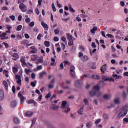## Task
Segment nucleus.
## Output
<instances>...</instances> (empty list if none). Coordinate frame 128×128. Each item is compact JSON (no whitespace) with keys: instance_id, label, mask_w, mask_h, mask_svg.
I'll return each instance as SVG.
<instances>
[{"instance_id":"6","label":"nucleus","mask_w":128,"mask_h":128,"mask_svg":"<svg viewBox=\"0 0 128 128\" xmlns=\"http://www.w3.org/2000/svg\"><path fill=\"white\" fill-rule=\"evenodd\" d=\"M12 56L14 58H12L13 60H16L20 58V56L16 53H14L12 55Z\"/></svg>"},{"instance_id":"19","label":"nucleus","mask_w":128,"mask_h":128,"mask_svg":"<svg viewBox=\"0 0 128 128\" xmlns=\"http://www.w3.org/2000/svg\"><path fill=\"white\" fill-rule=\"evenodd\" d=\"M3 84H4V87H5V88H6V90H8V82H6V80H4L3 81Z\"/></svg>"},{"instance_id":"33","label":"nucleus","mask_w":128,"mask_h":128,"mask_svg":"<svg viewBox=\"0 0 128 128\" xmlns=\"http://www.w3.org/2000/svg\"><path fill=\"white\" fill-rule=\"evenodd\" d=\"M52 9L53 12H56V6H54V4H52Z\"/></svg>"},{"instance_id":"21","label":"nucleus","mask_w":128,"mask_h":128,"mask_svg":"<svg viewBox=\"0 0 128 128\" xmlns=\"http://www.w3.org/2000/svg\"><path fill=\"white\" fill-rule=\"evenodd\" d=\"M42 26L44 28H48V24H46L44 23V22H42Z\"/></svg>"},{"instance_id":"17","label":"nucleus","mask_w":128,"mask_h":128,"mask_svg":"<svg viewBox=\"0 0 128 128\" xmlns=\"http://www.w3.org/2000/svg\"><path fill=\"white\" fill-rule=\"evenodd\" d=\"M14 122L15 124H20V120L18 119V118H14Z\"/></svg>"},{"instance_id":"45","label":"nucleus","mask_w":128,"mask_h":128,"mask_svg":"<svg viewBox=\"0 0 128 128\" xmlns=\"http://www.w3.org/2000/svg\"><path fill=\"white\" fill-rule=\"evenodd\" d=\"M100 84L102 86V88H104V82L103 80L100 81Z\"/></svg>"},{"instance_id":"52","label":"nucleus","mask_w":128,"mask_h":128,"mask_svg":"<svg viewBox=\"0 0 128 128\" xmlns=\"http://www.w3.org/2000/svg\"><path fill=\"white\" fill-rule=\"evenodd\" d=\"M31 77L32 80H34L36 78V74H34V73H32L31 74Z\"/></svg>"},{"instance_id":"62","label":"nucleus","mask_w":128,"mask_h":128,"mask_svg":"<svg viewBox=\"0 0 128 128\" xmlns=\"http://www.w3.org/2000/svg\"><path fill=\"white\" fill-rule=\"evenodd\" d=\"M29 26H32V27L34 26V22H30L29 24Z\"/></svg>"},{"instance_id":"11","label":"nucleus","mask_w":128,"mask_h":128,"mask_svg":"<svg viewBox=\"0 0 128 128\" xmlns=\"http://www.w3.org/2000/svg\"><path fill=\"white\" fill-rule=\"evenodd\" d=\"M96 30H98V27L94 26L92 30H90V32L92 34H96Z\"/></svg>"},{"instance_id":"27","label":"nucleus","mask_w":128,"mask_h":128,"mask_svg":"<svg viewBox=\"0 0 128 128\" xmlns=\"http://www.w3.org/2000/svg\"><path fill=\"white\" fill-rule=\"evenodd\" d=\"M103 118L105 120H108L109 118L108 114H106V113L104 114H103Z\"/></svg>"},{"instance_id":"5","label":"nucleus","mask_w":128,"mask_h":128,"mask_svg":"<svg viewBox=\"0 0 128 128\" xmlns=\"http://www.w3.org/2000/svg\"><path fill=\"white\" fill-rule=\"evenodd\" d=\"M50 108L52 110H58L60 108V106H58V105L56 104H52L50 105Z\"/></svg>"},{"instance_id":"16","label":"nucleus","mask_w":128,"mask_h":128,"mask_svg":"<svg viewBox=\"0 0 128 128\" xmlns=\"http://www.w3.org/2000/svg\"><path fill=\"white\" fill-rule=\"evenodd\" d=\"M26 116H32V112L30 111H28L26 112Z\"/></svg>"},{"instance_id":"3","label":"nucleus","mask_w":128,"mask_h":128,"mask_svg":"<svg viewBox=\"0 0 128 128\" xmlns=\"http://www.w3.org/2000/svg\"><path fill=\"white\" fill-rule=\"evenodd\" d=\"M70 74L72 78H76V74L74 73L75 68L74 65H72L70 66Z\"/></svg>"},{"instance_id":"40","label":"nucleus","mask_w":128,"mask_h":128,"mask_svg":"<svg viewBox=\"0 0 128 128\" xmlns=\"http://www.w3.org/2000/svg\"><path fill=\"white\" fill-rule=\"evenodd\" d=\"M114 102L115 104H120V98H116L114 100Z\"/></svg>"},{"instance_id":"1","label":"nucleus","mask_w":128,"mask_h":128,"mask_svg":"<svg viewBox=\"0 0 128 128\" xmlns=\"http://www.w3.org/2000/svg\"><path fill=\"white\" fill-rule=\"evenodd\" d=\"M128 114V111L126 110H124V108H122L120 112L118 114L116 117L117 120H120V118H124V116H126V114Z\"/></svg>"},{"instance_id":"28","label":"nucleus","mask_w":128,"mask_h":128,"mask_svg":"<svg viewBox=\"0 0 128 128\" xmlns=\"http://www.w3.org/2000/svg\"><path fill=\"white\" fill-rule=\"evenodd\" d=\"M103 98L105 100H108L110 98V96L106 94L103 96Z\"/></svg>"},{"instance_id":"34","label":"nucleus","mask_w":128,"mask_h":128,"mask_svg":"<svg viewBox=\"0 0 128 128\" xmlns=\"http://www.w3.org/2000/svg\"><path fill=\"white\" fill-rule=\"evenodd\" d=\"M102 80H103L104 82H108V80H110V78H107L106 76H102Z\"/></svg>"},{"instance_id":"47","label":"nucleus","mask_w":128,"mask_h":128,"mask_svg":"<svg viewBox=\"0 0 128 128\" xmlns=\"http://www.w3.org/2000/svg\"><path fill=\"white\" fill-rule=\"evenodd\" d=\"M70 116L73 120H76V116L74 114H72V113L70 114Z\"/></svg>"},{"instance_id":"61","label":"nucleus","mask_w":128,"mask_h":128,"mask_svg":"<svg viewBox=\"0 0 128 128\" xmlns=\"http://www.w3.org/2000/svg\"><path fill=\"white\" fill-rule=\"evenodd\" d=\"M76 20H77L78 22H82V19L80 18L79 16H77L76 18Z\"/></svg>"},{"instance_id":"42","label":"nucleus","mask_w":128,"mask_h":128,"mask_svg":"<svg viewBox=\"0 0 128 128\" xmlns=\"http://www.w3.org/2000/svg\"><path fill=\"white\" fill-rule=\"evenodd\" d=\"M28 104H36V101H34V100H28Z\"/></svg>"},{"instance_id":"53","label":"nucleus","mask_w":128,"mask_h":128,"mask_svg":"<svg viewBox=\"0 0 128 128\" xmlns=\"http://www.w3.org/2000/svg\"><path fill=\"white\" fill-rule=\"evenodd\" d=\"M92 46L94 48H96V43L94 42H92Z\"/></svg>"},{"instance_id":"55","label":"nucleus","mask_w":128,"mask_h":128,"mask_svg":"<svg viewBox=\"0 0 128 128\" xmlns=\"http://www.w3.org/2000/svg\"><path fill=\"white\" fill-rule=\"evenodd\" d=\"M124 124H126V122H128V118H124L123 119Z\"/></svg>"},{"instance_id":"58","label":"nucleus","mask_w":128,"mask_h":128,"mask_svg":"<svg viewBox=\"0 0 128 128\" xmlns=\"http://www.w3.org/2000/svg\"><path fill=\"white\" fill-rule=\"evenodd\" d=\"M3 44L5 46L6 48H8L9 46L8 43H6L5 42H3Z\"/></svg>"},{"instance_id":"59","label":"nucleus","mask_w":128,"mask_h":128,"mask_svg":"<svg viewBox=\"0 0 128 128\" xmlns=\"http://www.w3.org/2000/svg\"><path fill=\"white\" fill-rule=\"evenodd\" d=\"M58 40H59V38H58V36H55L54 38V42H58Z\"/></svg>"},{"instance_id":"41","label":"nucleus","mask_w":128,"mask_h":128,"mask_svg":"<svg viewBox=\"0 0 128 128\" xmlns=\"http://www.w3.org/2000/svg\"><path fill=\"white\" fill-rule=\"evenodd\" d=\"M24 72H26V74H28V73H29V72H32V71L30 70V69H26H26L24 70Z\"/></svg>"},{"instance_id":"23","label":"nucleus","mask_w":128,"mask_h":128,"mask_svg":"<svg viewBox=\"0 0 128 128\" xmlns=\"http://www.w3.org/2000/svg\"><path fill=\"white\" fill-rule=\"evenodd\" d=\"M36 80H34V82H31L30 86H32L33 88H34V86H36Z\"/></svg>"},{"instance_id":"39","label":"nucleus","mask_w":128,"mask_h":128,"mask_svg":"<svg viewBox=\"0 0 128 128\" xmlns=\"http://www.w3.org/2000/svg\"><path fill=\"white\" fill-rule=\"evenodd\" d=\"M25 98H25L24 96H22L21 97H20V100L21 104H24V100Z\"/></svg>"},{"instance_id":"24","label":"nucleus","mask_w":128,"mask_h":128,"mask_svg":"<svg viewBox=\"0 0 128 128\" xmlns=\"http://www.w3.org/2000/svg\"><path fill=\"white\" fill-rule=\"evenodd\" d=\"M22 26L18 25L17 26L16 30H17V32H20V30H22Z\"/></svg>"},{"instance_id":"4","label":"nucleus","mask_w":128,"mask_h":128,"mask_svg":"<svg viewBox=\"0 0 128 128\" xmlns=\"http://www.w3.org/2000/svg\"><path fill=\"white\" fill-rule=\"evenodd\" d=\"M74 84L76 88H82V82L81 80H78L75 82Z\"/></svg>"},{"instance_id":"64","label":"nucleus","mask_w":128,"mask_h":128,"mask_svg":"<svg viewBox=\"0 0 128 128\" xmlns=\"http://www.w3.org/2000/svg\"><path fill=\"white\" fill-rule=\"evenodd\" d=\"M48 88H54V84H49L48 85Z\"/></svg>"},{"instance_id":"22","label":"nucleus","mask_w":128,"mask_h":128,"mask_svg":"<svg viewBox=\"0 0 128 128\" xmlns=\"http://www.w3.org/2000/svg\"><path fill=\"white\" fill-rule=\"evenodd\" d=\"M84 108H81L78 111V114H80V116H82V112Z\"/></svg>"},{"instance_id":"25","label":"nucleus","mask_w":128,"mask_h":128,"mask_svg":"<svg viewBox=\"0 0 128 128\" xmlns=\"http://www.w3.org/2000/svg\"><path fill=\"white\" fill-rule=\"evenodd\" d=\"M68 44V46H74V40H69Z\"/></svg>"},{"instance_id":"56","label":"nucleus","mask_w":128,"mask_h":128,"mask_svg":"<svg viewBox=\"0 0 128 128\" xmlns=\"http://www.w3.org/2000/svg\"><path fill=\"white\" fill-rule=\"evenodd\" d=\"M86 126L88 128H92V126L91 125L90 123H86Z\"/></svg>"},{"instance_id":"37","label":"nucleus","mask_w":128,"mask_h":128,"mask_svg":"<svg viewBox=\"0 0 128 128\" xmlns=\"http://www.w3.org/2000/svg\"><path fill=\"white\" fill-rule=\"evenodd\" d=\"M123 110H126L128 112V103L126 104L122 108Z\"/></svg>"},{"instance_id":"12","label":"nucleus","mask_w":128,"mask_h":128,"mask_svg":"<svg viewBox=\"0 0 128 128\" xmlns=\"http://www.w3.org/2000/svg\"><path fill=\"white\" fill-rule=\"evenodd\" d=\"M67 104H68V102L66 101H62V104L61 108H64Z\"/></svg>"},{"instance_id":"2","label":"nucleus","mask_w":128,"mask_h":128,"mask_svg":"<svg viewBox=\"0 0 128 128\" xmlns=\"http://www.w3.org/2000/svg\"><path fill=\"white\" fill-rule=\"evenodd\" d=\"M19 8L20 10L23 12H26V10H28L26 6V5L23 3H21L20 4Z\"/></svg>"},{"instance_id":"20","label":"nucleus","mask_w":128,"mask_h":128,"mask_svg":"<svg viewBox=\"0 0 128 128\" xmlns=\"http://www.w3.org/2000/svg\"><path fill=\"white\" fill-rule=\"evenodd\" d=\"M92 78H94V80H100V77L98 75L93 74L92 75Z\"/></svg>"},{"instance_id":"35","label":"nucleus","mask_w":128,"mask_h":128,"mask_svg":"<svg viewBox=\"0 0 128 128\" xmlns=\"http://www.w3.org/2000/svg\"><path fill=\"white\" fill-rule=\"evenodd\" d=\"M44 46L46 47V48H48V46H50V42L49 41H45L44 42Z\"/></svg>"},{"instance_id":"7","label":"nucleus","mask_w":128,"mask_h":128,"mask_svg":"<svg viewBox=\"0 0 128 128\" xmlns=\"http://www.w3.org/2000/svg\"><path fill=\"white\" fill-rule=\"evenodd\" d=\"M4 90H0V102L4 100Z\"/></svg>"},{"instance_id":"43","label":"nucleus","mask_w":128,"mask_h":128,"mask_svg":"<svg viewBox=\"0 0 128 128\" xmlns=\"http://www.w3.org/2000/svg\"><path fill=\"white\" fill-rule=\"evenodd\" d=\"M6 32H3L0 34V38H6Z\"/></svg>"},{"instance_id":"50","label":"nucleus","mask_w":128,"mask_h":128,"mask_svg":"<svg viewBox=\"0 0 128 128\" xmlns=\"http://www.w3.org/2000/svg\"><path fill=\"white\" fill-rule=\"evenodd\" d=\"M101 121H102L101 119H98L95 122V123L96 124H100V122Z\"/></svg>"},{"instance_id":"29","label":"nucleus","mask_w":128,"mask_h":128,"mask_svg":"<svg viewBox=\"0 0 128 128\" xmlns=\"http://www.w3.org/2000/svg\"><path fill=\"white\" fill-rule=\"evenodd\" d=\"M76 46H72L70 49V52H74L76 50Z\"/></svg>"},{"instance_id":"31","label":"nucleus","mask_w":128,"mask_h":128,"mask_svg":"<svg viewBox=\"0 0 128 128\" xmlns=\"http://www.w3.org/2000/svg\"><path fill=\"white\" fill-rule=\"evenodd\" d=\"M113 78H116V80H118L120 78H122L121 76H118L116 74H113Z\"/></svg>"},{"instance_id":"63","label":"nucleus","mask_w":128,"mask_h":128,"mask_svg":"<svg viewBox=\"0 0 128 128\" xmlns=\"http://www.w3.org/2000/svg\"><path fill=\"white\" fill-rule=\"evenodd\" d=\"M12 92L14 94H16V87L14 86L12 87Z\"/></svg>"},{"instance_id":"8","label":"nucleus","mask_w":128,"mask_h":128,"mask_svg":"<svg viewBox=\"0 0 128 128\" xmlns=\"http://www.w3.org/2000/svg\"><path fill=\"white\" fill-rule=\"evenodd\" d=\"M96 90L92 89L91 91L89 92V94L90 96H94L96 94Z\"/></svg>"},{"instance_id":"14","label":"nucleus","mask_w":128,"mask_h":128,"mask_svg":"<svg viewBox=\"0 0 128 128\" xmlns=\"http://www.w3.org/2000/svg\"><path fill=\"white\" fill-rule=\"evenodd\" d=\"M100 70L102 72H104L106 70V64L104 65L100 69Z\"/></svg>"},{"instance_id":"26","label":"nucleus","mask_w":128,"mask_h":128,"mask_svg":"<svg viewBox=\"0 0 128 128\" xmlns=\"http://www.w3.org/2000/svg\"><path fill=\"white\" fill-rule=\"evenodd\" d=\"M97 98H100L102 96V92L100 91H96V95Z\"/></svg>"},{"instance_id":"60","label":"nucleus","mask_w":128,"mask_h":128,"mask_svg":"<svg viewBox=\"0 0 128 128\" xmlns=\"http://www.w3.org/2000/svg\"><path fill=\"white\" fill-rule=\"evenodd\" d=\"M84 56V54L82 52H80L78 53V56L79 58H82V56Z\"/></svg>"},{"instance_id":"10","label":"nucleus","mask_w":128,"mask_h":128,"mask_svg":"<svg viewBox=\"0 0 128 128\" xmlns=\"http://www.w3.org/2000/svg\"><path fill=\"white\" fill-rule=\"evenodd\" d=\"M44 74H46V72H44V71L39 73L40 80H42V78H44Z\"/></svg>"},{"instance_id":"49","label":"nucleus","mask_w":128,"mask_h":128,"mask_svg":"<svg viewBox=\"0 0 128 128\" xmlns=\"http://www.w3.org/2000/svg\"><path fill=\"white\" fill-rule=\"evenodd\" d=\"M52 96V94L50 93H48L46 96V98H50Z\"/></svg>"},{"instance_id":"13","label":"nucleus","mask_w":128,"mask_h":128,"mask_svg":"<svg viewBox=\"0 0 128 128\" xmlns=\"http://www.w3.org/2000/svg\"><path fill=\"white\" fill-rule=\"evenodd\" d=\"M82 62H86V60H88V56L84 55L82 57Z\"/></svg>"},{"instance_id":"15","label":"nucleus","mask_w":128,"mask_h":128,"mask_svg":"<svg viewBox=\"0 0 128 128\" xmlns=\"http://www.w3.org/2000/svg\"><path fill=\"white\" fill-rule=\"evenodd\" d=\"M93 90H96V92H100V86L96 85L93 86Z\"/></svg>"},{"instance_id":"32","label":"nucleus","mask_w":128,"mask_h":128,"mask_svg":"<svg viewBox=\"0 0 128 128\" xmlns=\"http://www.w3.org/2000/svg\"><path fill=\"white\" fill-rule=\"evenodd\" d=\"M106 36H108V38H112V40L114 38V36L112 34H106Z\"/></svg>"},{"instance_id":"36","label":"nucleus","mask_w":128,"mask_h":128,"mask_svg":"<svg viewBox=\"0 0 128 128\" xmlns=\"http://www.w3.org/2000/svg\"><path fill=\"white\" fill-rule=\"evenodd\" d=\"M20 62H21L23 64H24V66L26 64V60L24 58H22L20 60Z\"/></svg>"},{"instance_id":"51","label":"nucleus","mask_w":128,"mask_h":128,"mask_svg":"<svg viewBox=\"0 0 128 128\" xmlns=\"http://www.w3.org/2000/svg\"><path fill=\"white\" fill-rule=\"evenodd\" d=\"M54 32L56 34H60V30H58V29H56L54 30Z\"/></svg>"},{"instance_id":"46","label":"nucleus","mask_w":128,"mask_h":128,"mask_svg":"<svg viewBox=\"0 0 128 128\" xmlns=\"http://www.w3.org/2000/svg\"><path fill=\"white\" fill-rule=\"evenodd\" d=\"M70 110V108L68 107L64 111V112H66V114H68Z\"/></svg>"},{"instance_id":"57","label":"nucleus","mask_w":128,"mask_h":128,"mask_svg":"<svg viewBox=\"0 0 128 128\" xmlns=\"http://www.w3.org/2000/svg\"><path fill=\"white\" fill-rule=\"evenodd\" d=\"M10 18L12 20H16V16L14 15L12 16H10Z\"/></svg>"},{"instance_id":"54","label":"nucleus","mask_w":128,"mask_h":128,"mask_svg":"<svg viewBox=\"0 0 128 128\" xmlns=\"http://www.w3.org/2000/svg\"><path fill=\"white\" fill-rule=\"evenodd\" d=\"M34 32H38V28L36 27H35L33 28Z\"/></svg>"},{"instance_id":"18","label":"nucleus","mask_w":128,"mask_h":128,"mask_svg":"<svg viewBox=\"0 0 128 128\" xmlns=\"http://www.w3.org/2000/svg\"><path fill=\"white\" fill-rule=\"evenodd\" d=\"M12 72H13L14 74H16V72H18V68H16L14 66L12 68Z\"/></svg>"},{"instance_id":"48","label":"nucleus","mask_w":128,"mask_h":128,"mask_svg":"<svg viewBox=\"0 0 128 128\" xmlns=\"http://www.w3.org/2000/svg\"><path fill=\"white\" fill-rule=\"evenodd\" d=\"M91 68H92V70H96V64L94 63L92 64L91 66Z\"/></svg>"},{"instance_id":"30","label":"nucleus","mask_w":128,"mask_h":128,"mask_svg":"<svg viewBox=\"0 0 128 128\" xmlns=\"http://www.w3.org/2000/svg\"><path fill=\"white\" fill-rule=\"evenodd\" d=\"M83 102L86 106H88V99H84Z\"/></svg>"},{"instance_id":"9","label":"nucleus","mask_w":128,"mask_h":128,"mask_svg":"<svg viewBox=\"0 0 128 128\" xmlns=\"http://www.w3.org/2000/svg\"><path fill=\"white\" fill-rule=\"evenodd\" d=\"M10 106L12 108H15L16 106V100L11 101Z\"/></svg>"},{"instance_id":"44","label":"nucleus","mask_w":128,"mask_h":128,"mask_svg":"<svg viewBox=\"0 0 128 128\" xmlns=\"http://www.w3.org/2000/svg\"><path fill=\"white\" fill-rule=\"evenodd\" d=\"M22 44H26L28 46V40H24L22 42Z\"/></svg>"},{"instance_id":"38","label":"nucleus","mask_w":128,"mask_h":128,"mask_svg":"<svg viewBox=\"0 0 128 128\" xmlns=\"http://www.w3.org/2000/svg\"><path fill=\"white\" fill-rule=\"evenodd\" d=\"M67 38L69 40H72V36L70 35V34H67Z\"/></svg>"}]
</instances>
